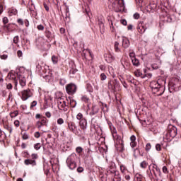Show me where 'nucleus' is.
Listing matches in <instances>:
<instances>
[{"label": "nucleus", "mask_w": 181, "mask_h": 181, "mask_svg": "<svg viewBox=\"0 0 181 181\" xmlns=\"http://www.w3.org/2000/svg\"><path fill=\"white\" fill-rule=\"evenodd\" d=\"M140 167L142 168V169H146V168L148 167V163L145 160L142 161L140 163Z\"/></svg>", "instance_id": "obj_27"}, {"label": "nucleus", "mask_w": 181, "mask_h": 181, "mask_svg": "<svg viewBox=\"0 0 181 181\" xmlns=\"http://www.w3.org/2000/svg\"><path fill=\"white\" fill-rule=\"evenodd\" d=\"M151 148H152V146H151V143H148L146 145V151H151Z\"/></svg>", "instance_id": "obj_42"}, {"label": "nucleus", "mask_w": 181, "mask_h": 181, "mask_svg": "<svg viewBox=\"0 0 181 181\" xmlns=\"http://www.w3.org/2000/svg\"><path fill=\"white\" fill-rule=\"evenodd\" d=\"M108 88H110V90H115V88L113 87L112 84L111 83V82L108 83Z\"/></svg>", "instance_id": "obj_56"}, {"label": "nucleus", "mask_w": 181, "mask_h": 181, "mask_svg": "<svg viewBox=\"0 0 181 181\" xmlns=\"http://www.w3.org/2000/svg\"><path fill=\"white\" fill-rule=\"evenodd\" d=\"M13 43H15L16 45H18V42H19V36H16L13 37Z\"/></svg>", "instance_id": "obj_37"}, {"label": "nucleus", "mask_w": 181, "mask_h": 181, "mask_svg": "<svg viewBox=\"0 0 181 181\" xmlns=\"http://www.w3.org/2000/svg\"><path fill=\"white\" fill-rule=\"evenodd\" d=\"M44 78L46 80V81L50 83V81H53V75L52 73H49L48 75H45Z\"/></svg>", "instance_id": "obj_23"}, {"label": "nucleus", "mask_w": 181, "mask_h": 181, "mask_svg": "<svg viewBox=\"0 0 181 181\" xmlns=\"http://www.w3.org/2000/svg\"><path fill=\"white\" fill-rule=\"evenodd\" d=\"M16 76H18V74H15V72H10L8 74V78L14 80L15 90H18V80H16Z\"/></svg>", "instance_id": "obj_13"}, {"label": "nucleus", "mask_w": 181, "mask_h": 181, "mask_svg": "<svg viewBox=\"0 0 181 181\" xmlns=\"http://www.w3.org/2000/svg\"><path fill=\"white\" fill-rule=\"evenodd\" d=\"M86 118L83 116L81 113H78L76 115V119L78 121H81L82 119H85Z\"/></svg>", "instance_id": "obj_28"}, {"label": "nucleus", "mask_w": 181, "mask_h": 181, "mask_svg": "<svg viewBox=\"0 0 181 181\" xmlns=\"http://www.w3.org/2000/svg\"><path fill=\"white\" fill-rule=\"evenodd\" d=\"M158 6V4H156V2L151 1L147 6L146 10L148 12H153L156 10V8Z\"/></svg>", "instance_id": "obj_14"}, {"label": "nucleus", "mask_w": 181, "mask_h": 181, "mask_svg": "<svg viewBox=\"0 0 181 181\" xmlns=\"http://www.w3.org/2000/svg\"><path fill=\"white\" fill-rule=\"evenodd\" d=\"M79 127L83 131H85V129H87V119H82L79 121Z\"/></svg>", "instance_id": "obj_17"}, {"label": "nucleus", "mask_w": 181, "mask_h": 181, "mask_svg": "<svg viewBox=\"0 0 181 181\" xmlns=\"http://www.w3.org/2000/svg\"><path fill=\"white\" fill-rule=\"evenodd\" d=\"M105 60L107 62V63H111L114 60V56H112L111 54H107L105 55Z\"/></svg>", "instance_id": "obj_21"}, {"label": "nucleus", "mask_w": 181, "mask_h": 181, "mask_svg": "<svg viewBox=\"0 0 181 181\" xmlns=\"http://www.w3.org/2000/svg\"><path fill=\"white\" fill-rule=\"evenodd\" d=\"M147 29H148V27H146V24L142 23V22H141L138 24L137 30L141 35L145 33V32L146 31Z\"/></svg>", "instance_id": "obj_12"}, {"label": "nucleus", "mask_w": 181, "mask_h": 181, "mask_svg": "<svg viewBox=\"0 0 181 181\" xmlns=\"http://www.w3.org/2000/svg\"><path fill=\"white\" fill-rule=\"evenodd\" d=\"M110 23H111L110 25L111 32H115V28H114V24L112 23V21H110Z\"/></svg>", "instance_id": "obj_43"}, {"label": "nucleus", "mask_w": 181, "mask_h": 181, "mask_svg": "<svg viewBox=\"0 0 181 181\" xmlns=\"http://www.w3.org/2000/svg\"><path fill=\"white\" fill-rule=\"evenodd\" d=\"M78 127L76 125V123L74 122H69L68 123V129L73 132V134H75V135H80V132H81V130L80 129H77Z\"/></svg>", "instance_id": "obj_7"}, {"label": "nucleus", "mask_w": 181, "mask_h": 181, "mask_svg": "<svg viewBox=\"0 0 181 181\" xmlns=\"http://www.w3.org/2000/svg\"><path fill=\"white\" fill-rule=\"evenodd\" d=\"M8 22H9V20L8 19L7 17L3 18V23H4V25H6V23H8Z\"/></svg>", "instance_id": "obj_51"}, {"label": "nucleus", "mask_w": 181, "mask_h": 181, "mask_svg": "<svg viewBox=\"0 0 181 181\" xmlns=\"http://www.w3.org/2000/svg\"><path fill=\"white\" fill-rule=\"evenodd\" d=\"M77 71L76 69L72 68L70 71H69V74L71 76V77H73V76H74L76 74V72Z\"/></svg>", "instance_id": "obj_29"}, {"label": "nucleus", "mask_w": 181, "mask_h": 181, "mask_svg": "<svg viewBox=\"0 0 181 181\" xmlns=\"http://www.w3.org/2000/svg\"><path fill=\"white\" fill-rule=\"evenodd\" d=\"M130 42L129 40L127 38V37H122V46L124 47V49H128L129 47Z\"/></svg>", "instance_id": "obj_16"}, {"label": "nucleus", "mask_w": 181, "mask_h": 181, "mask_svg": "<svg viewBox=\"0 0 181 181\" xmlns=\"http://www.w3.org/2000/svg\"><path fill=\"white\" fill-rule=\"evenodd\" d=\"M112 6L115 12H124L125 11V3H124V0H115V3L112 4Z\"/></svg>", "instance_id": "obj_3"}, {"label": "nucleus", "mask_w": 181, "mask_h": 181, "mask_svg": "<svg viewBox=\"0 0 181 181\" xmlns=\"http://www.w3.org/2000/svg\"><path fill=\"white\" fill-rule=\"evenodd\" d=\"M132 62L133 66H136V67H138V66H139V60L136 58H134L133 59H132Z\"/></svg>", "instance_id": "obj_25"}, {"label": "nucleus", "mask_w": 181, "mask_h": 181, "mask_svg": "<svg viewBox=\"0 0 181 181\" xmlns=\"http://www.w3.org/2000/svg\"><path fill=\"white\" fill-rule=\"evenodd\" d=\"M76 151L78 153H81L83 152V148L81 147H76Z\"/></svg>", "instance_id": "obj_50"}, {"label": "nucleus", "mask_w": 181, "mask_h": 181, "mask_svg": "<svg viewBox=\"0 0 181 181\" xmlns=\"http://www.w3.org/2000/svg\"><path fill=\"white\" fill-rule=\"evenodd\" d=\"M166 84V80L163 78L158 79V81H153L150 83L151 90L154 92L163 90V86Z\"/></svg>", "instance_id": "obj_1"}, {"label": "nucleus", "mask_w": 181, "mask_h": 181, "mask_svg": "<svg viewBox=\"0 0 181 181\" xmlns=\"http://www.w3.org/2000/svg\"><path fill=\"white\" fill-rule=\"evenodd\" d=\"M33 95V92L29 88L25 89L21 91V100L26 101L28 98H30Z\"/></svg>", "instance_id": "obj_9"}, {"label": "nucleus", "mask_w": 181, "mask_h": 181, "mask_svg": "<svg viewBox=\"0 0 181 181\" xmlns=\"http://www.w3.org/2000/svg\"><path fill=\"white\" fill-rule=\"evenodd\" d=\"M110 131L116 145H119L120 148H124V141H122V139H121V136H118L117 134V129L112 126L110 127Z\"/></svg>", "instance_id": "obj_4"}, {"label": "nucleus", "mask_w": 181, "mask_h": 181, "mask_svg": "<svg viewBox=\"0 0 181 181\" xmlns=\"http://www.w3.org/2000/svg\"><path fill=\"white\" fill-rule=\"evenodd\" d=\"M34 136L35 138H40V133L39 132H36L35 134H34Z\"/></svg>", "instance_id": "obj_60"}, {"label": "nucleus", "mask_w": 181, "mask_h": 181, "mask_svg": "<svg viewBox=\"0 0 181 181\" xmlns=\"http://www.w3.org/2000/svg\"><path fill=\"white\" fill-rule=\"evenodd\" d=\"M163 172L165 175H168V173H169V171L168 170V168L166 166L163 167Z\"/></svg>", "instance_id": "obj_46"}, {"label": "nucleus", "mask_w": 181, "mask_h": 181, "mask_svg": "<svg viewBox=\"0 0 181 181\" xmlns=\"http://www.w3.org/2000/svg\"><path fill=\"white\" fill-rule=\"evenodd\" d=\"M100 80H102L103 81H104V80H107V75H105V74L102 73L100 74Z\"/></svg>", "instance_id": "obj_36"}, {"label": "nucleus", "mask_w": 181, "mask_h": 181, "mask_svg": "<svg viewBox=\"0 0 181 181\" xmlns=\"http://www.w3.org/2000/svg\"><path fill=\"white\" fill-rule=\"evenodd\" d=\"M81 100L84 102V103H88V98L87 97V95H83L81 97Z\"/></svg>", "instance_id": "obj_39"}, {"label": "nucleus", "mask_w": 181, "mask_h": 181, "mask_svg": "<svg viewBox=\"0 0 181 181\" xmlns=\"http://www.w3.org/2000/svg\"><path fill=\"white\" fill-rule=\"evenodd\" d=\"M114 49L116 53H121V49L119 48V42H115L114 44Z\"/></svg>", "instance_id": "obj_22"}, {"label": "nucleus", "mask_w": 181, "mask_h": 181, "mask_svg": "<svg viewBox=\"0 0 181 181\" xmlns=\"http://www.w3.org/2000/svg\"><path fill=\"white\" fill-rule=\"evenodd\" d=\"M18 111H14L10 113V116L11 118H15V117H18Z\"/></svg>", "instance_id": "obj_34"}, {"label": "nucleus", "mask_w": 181, "mask_h": 181, "mask_svg": "<svg viewBox=\"0 0 181 181\" xmlns=\"http://www.w3.org/2000/svg\"><path fill=\"white\" fill-rule=\"evenodd\" d=\"M0 57H1V59L2 60H6V59H8V55H6V54H2V55L0 56Z\"/></svg>", "instance_id": "obj_58"}, {"label": "nucleus", "mask_w": 181, "mask_h": 181, "mask_svg": "<svg viewBox=\"0 0 181 181\" xmlns=\"http://www.w3.org/2000/svg\"><path fill=\"white\" fill-rule=\"evenodd\" d=\"M151 66H152V69H153V70H158V69H159V65L156 64H153Z\"/></svg>", "instance_id": "obj_48"}, {"label": "nucleus", "mask_w": 181, "mask_h": 181, "mask_svg": "<svg viewBox=\"0 0 181 181\" xmlns=\"http://www.w3.org/2000/svg\"><path fill=\"white\" fill-rule=\"evenodd\" d=\"M177 129L175 127H173L172 129L168 133V135H170L171 138H175L177 134Z\"/></svg>", "instance_id": "obj_19"}, {"label": "nucleus", "mask_w": 181, "mask_h": 181, "mask_svg": "<svg viewBox=\"0 0 181 181\" xmlns=\"http://www.w3.org/2000/svg\"><path fill=\"white\" fill-rule=\"evenodd\" d=\"M22 139L24 140L29 139V135H28L26 133H24L22 136Z\"/></svg>", "instance_id": "obj_47"}, {"label": "nucleus", "mask_w": 181, "mask_h": 181, "mask_svg": "<svg viewBox=\"0 0 181 181\" xmlns=\"http://www.w3.org/2000/svg\"><path fill=\"white\" fill-rule=\"evenodd\" d=\"M134 74L136 77H141V78H145V75H143L142 72H141L139 69L135 71Z\"/></svg>", "instance_id": "obj_24"}, {"label": "nucleus", "mask_w": 181, "mask_h": 181, "mask_svg": "<svg viewBox=\"0 0 181 181\" xmlns=\"http://www.w3.org/2000/svg\"><path fill=\"white\" fill-rule=\"evenodd\" d=\"M129 57L131 60L136 59V57H135V53L134 52H130L129 53Z\"/></svg>", "instance_id": "obj_45"}, {"label": "nucleus", "mask_w": 181, "mask_h": 181, "mask_svg": "<svg viewBox=\"0 0 181 181\" xmlns=\"http://www.w3.org/2000/svg\"><path fill=\"white\" fill-rule=\"evenodd\" d=\"M31 159H33V160H36V159H37V154H36V153H33L32 155H31Z\"/></svg>", "instance_id": "obj_52"}, {"label": "nucleus", "mask_w": 181, "mask_h": 181, "mask_svg": "<svg viewBox=\"0 0 181 181\" xmlns=\"http://www.w3.org/2000/svg\"><path fill=\"white\" fill-rule=\"evenodd\" d=\"M18 80L19 85L21 86V88H23V87L26 86V78H25V76H21L20 77H18Z\"/></svg>", "instance_id": "obj_18"}, {"label": "nucleus", "mask_w": 181, "mask_h": 181, "mask_svg": "<svg viewBox=\"0 0 181 181\" xmlns=\"http://www.w3.org/2000/svg\"><path fill=\"white\" fill-rule=\"evenodd\" d=\"M24 165H25L26 166H29V165H30V166H36L37 163H36V160H33V159H30V158H28L25 159L24 160Z\"/></svg>", "instance_id": "obj_15"}, {"label": "nucleus", "mask_w": 181, "mask_h": 181, "mask_svg": "<svg viewBox=\"0 0 181 181\" xmlns=\"http://www.w3.org/2000/svg\"><path fill=\"white\" fill-rule=\"evenodd\" d=\"M66 83H67V81H66V79L64 78H62L59 79V84L61 86H64V84H66Z\"/></svg>", "instance_id": "obj_33"}, {"label": "nucleus", "mask_w": 181, "mask_h": 181, "mask_svg": "<svg viewBox=\"0 0 181 181\" xmlns=\"http://www.w3.org/2000/svg\"><path fill=\"white\" fill-rule=\"evenodd\" d=\"M134 155H139L141 153H140L139 148H136V149H134Z\"/></svg>", "instance_id": "obj_62"}, {"label": "nucleus", "mask_w": 181, "mask_h": 181, "mask_svg": "<svg viewBox=\"0 0 181 181\" xmlns=\"http://www.w3.org/2000/svg\"><path fill=\"white\" fill-rule=\"evenodd\" d=\"M42 148V145H40V143H37L34 145V148L36 149V151H39Z\"/></svg>", "instance_id": "obj_35"}, {"label": "nucleus", "mask_w": 181, "mask_h": 181, "mask_svg": "<svg viewBox=\"0 0 181 181\" xmlns=\"http://www.w3.org/2000/svg\"><path fill=\"white\" fill-rule=\"evenodd\" d=\"M156 151H162V146H160V144H157L156 145Z\"/></svg>", "instance_id": "obj_41"}, {"label": "nucleus", "mask_w": 181, "mask_h": 181, "mask_svg": "<svg viewBox=\"0 0 181 181\" xmlns=\"http://www.w3.org/2000/svg\"><path fill=\"white\" fill-rule=\"evenodd\" d=\"M100 109L98 108V106L93 105L92 107V111L89 113V115L90 117H93V115H95V114H98Z\"/></svg>", "instance_id": "obj_20"}, {"label": "nucleus", "mask_w": 181, "mask_h": 181, "mask_svg": "<svg viewBox=\"0 0 181 181\" xmlns=\"http://www.w3.org/2000/svg\"><path fill=\"white\" fill-rule=\"evenodd\" d=\"M52 62L54 64H57V62H59V57H57L56 55H53L52 57Z\"/></svg>", "instance_id": "obj_26"}, {"label": "nucleus", "mask_w": 181, "mask_h": 181, "mask_svg": "<svg viewBox=\"0 0 181 181\" xmlns=\"http://www.w3.org/2000/svg\"><path fill=\"white\" fill-rule=\"evenodd\" d=\"M134 19H139V13H136L134 14Z\"/></svg>", "instance_id": "obj_64"}, {"label": "nucleus", "mask_w": 181, "mask_h": 181, "mask_svg": "<svg viewBox=\"0 0 181 181\" xmlns=\"http://www.w3.org/2000/svg\"><path fill=\"white\" fill-rule=\"evenodd\" d=\"M149 170L151 175H152V172L156 177H162V172H160V169L158 168V165H156L154 163H152L149 165Z\"/></svg>", "instance_id": "obj_5"}, {"label": "nucleus", "mask_w": 181, "mask_h": 181, "mask_svg": "<svg viewBox=\"0 0 181 181\" xmlns=\"http://www.w3.org/2000/svg\"><path fill=\"white\" fill-rule=\"evenodd\" d=\"M58 108L61 111L66 112L69 110V103L66 102L64 99L62 98H58Z\"/></svg>", "instance_id": "obj_6"}, {"label": "nucleus", "mask_w": 181, "mask_h": 181, "mask_svg": "<svg viewBox=\"0 0 181 181\" xmlns=\"http://www.w3.org/2000/svg\"><path fill=\"white\" fill-rule=\"evenodd\" d=\"M98 25H99L100 30H104V23L103 22V21L99 20Z\"/></svg>", "instance_id": "obj_30"}, {"label": "nucleus", "mask_w": 181, "mask_h": 181, "mask_svg": "<svg viewBox=\"0 0 181 181\" xmlns=\"http://www.w3.org/2000/svg\"><path fill=\"white\" fill-rule=\"evenodd\" d=\"M130 146H131L132 148H135V146H136V141H132V142L130 143Z\"/></svg>", "instance_id": "obj_57"}, {"label": "nucleus", "mask_w": 181, "mask_h": 181, "mask_svg": "<svg viewBox=\"0 0 181 181\" xmlns=\"http://www.w3.org/2000/svg\"><path fill=\"white\" fill-rule=\"evenodd\" d=\"M169 86L173 87L174 88H179L181 86V80L179 78H173L170 83Z\"/></svg>", "instance_id": "obj_10"}, {"label": "nucleus", "mask_w": 181, "mask_h": 181, "mask_svg": "<svg viewBox=\"0 0 181 181\" xmlns=\"http://www.w3.org/2000/svg\"><path fill=\"white\" fill-rule=\"evenodd\" d=\"M37 29L38 30H45V26H43L42 24L38 25L37 26Z\"/></svg>", "instance_id": "obj_44"}, {"label": "nucleus", "mask_w": 181, "mask_h": 181, "mask_svg": "<svg viewBox=\"0 0 181 181\" xmlns=\"http://www.w3.org/2000/svg\"><path fill=\"white\" fill-rule=\"evenodd\" d=\"M120 170H121L122 173H126L127 167H125V165H120Z\"/></svg>", "instance_id": "obj_31"}, {"label": "nucleus", "mask_w": 181, "mask_h": 181, "mask_svg": "<svg viewBox=\"0 0 181 181\" xmlns=\"http://www.w3.org/2000/svg\"><path fill=\"white\" fill-rule=\"evenodd\" d=\"M4 128L6 129H7V131H8L9 134H12V131H13L12 127L6 125V126L4 127Z\"/></svg>", "instance_id": "obj_40"}, {"label": "nucleus", "mask_w": 181, "mask_h": 181, "mask_svg": "<svg viewBox=\"0 0 181 181\" xmlns=\"http://www.w3.org/2000/svg\"><path fill=\"white\" fill-rule=\"evenodd\" d=\"M57 123L58 124V125H63V124H64V119H63V118H59L57 120Z\"/></svg>", "instance_id": "obj_32"}, {"label": "nucleus", "mask_w": 181, "mask_h": 181, "mask_svg": "<svg viewBox=\"0 0 181 181\" xmlns=\"http://www.w3.org/2000/svg\"><path fill=\"white\" fill-rule=\"evenodd\" d=\"M66 91L69 95H73L77 91V86L73 83H69L66 86Z\"/></svg>", "instance_id": "obj_8"}, {"label": "nucleus", "mask_w": 181, "mask_h": 181, "mask_svg": "<svg viewBox=\"0 0 181 181\" xmlns=\"http://www.w3.org/2000/svg\"><path fill=\"white\" fill-rule=\"evenodd\" d=\"M84 171V168L83 167H78L77 168V173H81Z\"/></svg>", "instance_id": "obj_49"}, {"label": "nucleus", "mask_w": 181, "mask_h": 181, "mask_svg": "<svg viewBox=\"0 0 181 181\" xmlns=\"http://www.w3.org/2000/svg\"><path fill=\"white\" fill-rule=\"evenodd\" d=\"M35 127L40 129H42V127H47V119L46 117H42L41 121L38 120L36 124Z\"/></svg>", "instance_id": "obj_11"}, {"label": "nucleus", "mask_w": 181, "mask_h": 181, "mask_svg": "<svg viewBox=\"0 0 181 181\" xmlns=\"http://www.w3.org/2000/svg\"><path fill=\"white\" fill-rule=\"evenodd\" d=\"M13 88V86H12V83H8L6 85L7 90H12Z\"/></svg>", "instance_id": "obj_53"}, {"label": "nucleus", "mask_w": 181, "mask_h": 181, "mask_svg": "<svg viewBox=\"0 0 181 181\" xmlns=\"http://www.w3.org/2000/svg\"><path fill=\"white\" fill-rule=\"evenodd\" d=\"M17 23H18L19 25H23V23H24L23 20H22V18H18V19L17 20Z\"/></svg>", "instance_id": "obj_55"}, {"label": "nucleus", "mask_w": 181, "mask_h": 181, "mask_svg": "<svg viewBox=\"0 0 181 181\" xmlns=\"http://www.w3.org/2000/svg\"><path fill=\"white\" fill-rule=\"evenodd\" d=\"M36 105H37V101L36 100L33 101L30 105V110H32L33 107H36Z\"/></svg>", "instance_id": "obj_38"}, {"label": "nucleus", "mask_w": 181, "mask_h": 181, "mask_svg": "<svg viewBox=\"0 0 181 181\" xmlns=\"http://www.w3.org/2000/svg\"><path fill=\"white\" fill-rule=\"evenodd\" d=\"M66 163L69 169L74 170L77 168V154L71 153L66 160Z\"/></svg>", "instance_id": "obj_2"}, {"label": "nucleus", "mask_w": 181, "mask_h": 181, "mask_svg": "<svg viewBox=\"0 0 181 181\" xmlns=\"http://www.w3.org/2000/svg\"><path fill=\"white\" fill-rule=\"evenodd\" d=\"M45 116L47 118H50L52 117V113H50V112H46Z\"/></svg>", "instance_id": "obj_61"}, {"label": "nucleus", "mask_w": 181, "mask_h": 181, "mask_svg": "<svg viewBox=\"0 0 181 181\" xmlns=\"http://www.w3.org/2000/svg\"><path fill=\"white\" fill-rule=\"evenodd\" d=\"M130 141H131V142H136L135 141H136V137L134 135H132L130 137Z\"/></svg>", "instance_id": "obj_54"}, {"label": "nucleus", "mask_w": 181, "mask_h": 181, "mask_svg": "<svg viewBox=\"0 0 181 181\" xmlns=\"http://www.w3.org/2000/svg\"><path fill=\"white\" fill-rule=\"evenodd\" d=\"M17 54H18V57H22V56H23V53H22V51H21V50H18L17 52Z\"/></svg>", "instance_id": "obj_63"}, {"label": "nucleus", "mask_w": 181, "mask_h": 181, "mask_svg": "<svg viewBox=\"0 0 181 181\" xmlns=\"http://www.w3.org/2000/svg\"><path fill=\"white\" fill-rule=\"evenodd\" d=\"M10 13H11V15H16L18 13V11L13 9L10 11Z\"/></svg>", "instance_id": "obj_59"}]
</instances>
